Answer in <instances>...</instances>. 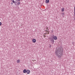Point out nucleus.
I'll use <instances>...</instances> for the list:
<instances>
[{"instance_id":"3","label":"nucleus","mask_w":75,"mask_h":75,"mask_svg":"<svg viewBox=\"0 0 75 75\" xmlns=\"http://www.w3.org/2000/svg\"><path fill=\"white\" fill-rule=\"evenodd\" d=\"M52 37L53 38L54 40H57V37L56 36H54V35H53V37Z\"/></svg>"},{"instance_id":"12","label":"nucleus","mask_w":75,"mask_h":75,"mask_svg":"<svg viewBox=\"0 0 75 75\" xmlns=\"http://www.w3.org/2000/svg\"><path fill=\"white\" fill-rule=\"evenodd\" d=\"M1 24H2V23H1V22H0V26H1Z\"/></svg>"},{"instance_id":"10","label":"nucleus","mask_w":75,"mask_h":75,"mask_svg":"<svg viewBox=\"0 0 75 75\" xmlns=\"http://www.w3.org/2000/svg\"><path fill=\"white\" fill-rule=\"evenodd\" d=\"M20 4V2L19 1V2H18V3L17 4V5H19Z\"/></svg>"},{"instance_id":"14","label":"nucleus","mask_w":75,"mask_h":75,"mask_svg":"<svg viewBox=\"0 0 75 75\" xmlns=\"http://www.w3.org/2000/svg\"><path fill=\"white\" fill-rule=\"evenodd\" d=\"M11 4H12H12H13V3L12 2L11 3Z\"/></svg>"},{"instance_id":"15","label":"nucleus","mask_w":75,"mask_h":75,"mask_svg":"<svg viewBox=\"0 0 75 75\" xmlns=\"http://www.w3.org/2000/svg\"><path fill=\"white\" fill-rule=\"evenodd\" d=\"M47 34H49V32H48L47 33Z\"/></svg>"},{"instance_id":"20","label":"nucleus","mask_w":75,"mask_h":75,"mask_svg":"<svg viewBox=\"0 0 75 75\" xmlns=\"http://www.w3.org/2000/svg\"><path fill=\"white\" fill-rule=\"evenodd\" d=\"M47 31H48V30H47Z\"/></svg>"},{"instance_id":"7","label":"nucleus","mask_w":75,"mask_h":75,"mask_svg":"<svg viewBox=\"0 0 75 75\" xmlns=\"http://www.w3.org/2000/svg\"><path fill=\"white\" fill-rule=\"evenodd\" d=\"M23 73H26V72L27 73V70H26V69H25L23 70Z\"/></svg>"},{"instance_id":"9","label":"nucleus","mask_w":75,"mask_h":75,"mask_svg":"<svg viewBox=\"0 0 75 75\" xmlns=\"http://www.w3.org/2000/svg\"><path fill=\"white\" fill-rule=\"evenodd\" d=\"M62 12L64 11V8H62Z\"/></svg>"},{"instance_id":"5","label":"nucleus","mask_w":75,"mask_h":75,"mask_svg":"<svg viewBox=\"0 0 75 75\" xmlns=\"http://www.w3.org/2000/svg\"><path fill=\"white\" fill-rule=\"evenodd\" d=\"M32 41L33 42L35 43V42H36V40H35V39H33L32 40Z\"/></svg>"},{"instance_id":"1","label":"nucleus","mask_w":75,"mask_h":75,"mask_svg":"<svg viewBox=\"0 0 75 75\" xmlns=\"http://www.w3.org/2000/svg\"><path fill=\"white\" fill-rule=\"evenodd\" d=\"M62 52H63L62 48L60 47L56 50L55 54L58 58H61L62 55Z\"/></svg>"},{"instance_id":"13","label":"nucleus","mask_w":75,"mask_h":75,"mask_svg":"<svg viewBox=\"0 0 75 75\" xmlns=\"http://www.w3.org/2000/svg\"><path fill=\"white\" fill-rule=\"evenodd\" d=\"M15 5L16 6H17V4H16V3H15Z\"/></svg>"},{"instance_id":"22","label":"nucleus","mask_w":75,"mask_h":75,"mask_svg":"<svg viewBox=\"0 0 75 75\" xmlns=\"http://www.w3.org/2000/svg\"><path fill=\"white\" fill-rule=\"evenodd\" d=\"M16 3H17V2L16 1Z\"/></svg>"},{"instance_id":"8","label":"nucleus","mask_w":75,"mask_h":75,"mask_svg":"<svg viewBox=\"0 0 75 75\" xmlns=\"http://www.w3.org/2000/svg\"><path fill=\"white\" fill-rule=\"evenodd\" d=\"M11 1L13 3H16V1H15L14 0H11Z\"/></svg>"},{"instance_id":"16","label":"nucleus","mask_w":75,"mask_h":75,"mask_svg":"<svg viewBox=\"0 0 75 75\" xmlns=\"http://www.w3.org/2000/svg\"><path fill=\"white\" fill-rule=\"evenodd\" d=\"M18 1H20V0H17Z\"/></svg>"},{"instance_id":"6","label":"nucleus","mask_w":75,"mask_h":75,"mask_svg":"<svg viewBox=\"0 0 75 75\" xmlns=\"http://www.w3.org/2000/svg\"><path fill=\"white\" fill-rule=\"evenodd\" d=\"M50 0H46L45 3H48L50 2Z\"/></svg>"},{"instance_id":"11","label":"nucleus","mask_w":75,"mask_h":75,"mask_svg":"<svg viewBox=\"0 0 75 75\" xmlns=\"http://www.w3.org/2000/svg\"><path fill=\"white\" fill-rule=\"evenodd\" d=\"M20 61V60H17V63H19Z\"/></svg>"},{"instance_id":"4","label":"nucleus","mask_w":75,"mask_h":75,"mask_svg":"<svg viewBox=\"0 0 75 75\" xmlns=\"http://www.w3.org/2000/svg\"><path fill=\"white\" fill-rule=\"evenodd\" d=\"M30 72V71L28 69L27 70L26 73L28 74H29Z\"/></svg>"},{"instance_id":"21","label":"nucleus","mask_w":75,"mask_h":75,"mask_svg":"<svg viewBox=\"0 0 75 75\" xmlns=\"http://www.w3.org/2000/svg\"><path fill=\"white\" fill-rule=\"evenodd\" d=\"M16 0V1H18V0Z\"/></svg>"},{"instance_id":"17","label":"nucleus","mask_w":75,"mask_h":75,"mask_svg":"<svg viewBox=\"0 0 75 75\" xmlns=\"http://www.w3.org/2000/svg\"><path fill=\"white\" fill-rule=\"evenodd\" d=\"M62 14L63 15H64V13H62Z\"/></svg>"},{"instance_id":"19","label":"nucleus","mask_w":75,"mask_h":75,"mask_svg":"<svg viewBox=\"0 0 75 75\" xmlns=\"http://www.w3.org/2000/svg\"><path fill=\"white\" fill-rule=\"evenodd\" d=\"M47 30H48H48H49V29H47Z\"/></svg>"},{"instance_id":"2","label":"nucleus","mask_w":75,"mask_h":75,"mask_svg":"<svg viewBox=\"0 0 75 75\" xmlns=\"http://www.w3.org/2000/svg\"><path fill=\"white\" fill-rule=\"evenodd\" d=\"M49 39L51 41V44H54V42H55V41H54V39L52 37H50Z\"/></svg>"},{"instance_id":"18","label":"nucleus","mask_w":75,"mask_h":75,"mask_svg":"<svg viewBox=\"0 0 75 75\" xmlns=\"http://www.w3.org/2000/svg\"><path fill=\"white\" fill-rule=\"evenodd\" d=\"M46 28H47V29H48V27H47Z\"/></svg>"}]
</instances>
